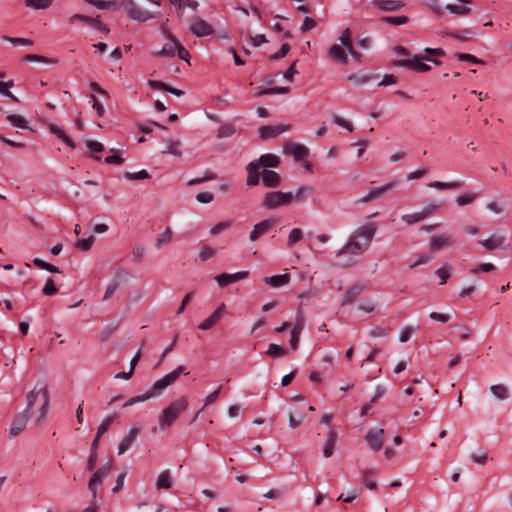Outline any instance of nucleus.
I'll return each instance as SVG.
<instances>
[{"instance_id":"obj_39","label":"nucleus","mask_w":512,"mask_h":512,"mask_svg":"<svg viewBox=\"0 0 512 512\" xmlns=\"http://www.w3.org/2000/svg\"><path fill=\"white\" fill-rule=\"evenodd\" d=\"M50 407V397H49V391H45L44 393V401H42L41 408L39 410V415L37 417V424H42L45 420L47 413L49 411Z\"/></svg>"},{"instance_id":"obj_43","label":"nucleus","mask_w":512,"mask_h":512,"mask_svg":"<svg viewBox=\"0 0 512 512\" xmlns=\"http://www.w3.org/2000/svg\"><path fill=\"white\" fill-rule=\"evenodd\" d=\"M181 143L179 140H168L166 148L162 151L163 154H171L174 156L181 155Z\"/></svg>"},{"instance_id":"obj_22","label":"nucleus","mask_w":512,"mask_h":512,"mask_svg":"<svg viewBox=\"0 0 512 512\" xmlns=\"http://www.w3.org/2000/svg\"><path fill=\"white\" fill-rule=\"evenodd\" d=\"M225 309V304H221L206 320L199 324L198 328L200 330H209L211 329L223 316Z\"/></svg>"},{"instance_id":"obj_32","label":"nucleus","mask_w":512,"mask_h":512,"mask_svg":"<svg viewBox=\"0 0 512 512\" xmlns=\"http://www.w3.org/2000/svg\"><path fill=\"white\" fill-rule=\"evenodd\" d=\"M172 483H173V480H172V477H171V473L170 471L167 469V470H164L162 471L157 480H156V489L157 490H162V489H169L171 488L172 486Z\"/></svg>"},{"instance_id":"obj_5","label":"nucleus","mask_w":512,"mask_h":512,"mask_svg":"<svg viewBox=\"0 0 512 512\" xmlns=\"http://www.w3.org/2000/svg\"><path fill=\"white\" fill-rule=\"evenodd\" d=\"M291 203V192L271 191L263 197L262 207L266 210H275Z\"/></svg>"},{"instance_id":"obj_35","label":"nucleus","mask_w":512,"mask_h":512,"mask_svg":"<svg viewBox=\"0 0 512 512\" xmlns=\"http://www.w3.org/2000/svg\"><path fill=\"white\" fill-rule=\"evenodd\" d=\"M491 394L497 400H506L510 397L509 389L503 384H495L490 387Z\"/></svg>"},{"instance_id":"obj_44","label":"nucleus","mask_w":512,"mask_h":512,"mask_svg":"<svg viewBox=\"0 0 512 512\" xmlns=\"http://www.w3.org/2000/svg\"><path fill=\"white\" fill-rule=\"evenodd\" d=\"M6 119L14 127H17V128H20V129H30L28 127L27 121L21 115L9 114V115H7Z\"/></svg>"},{"instance_id":"obj_49","label":"nucleus","mask_w":512,"mask_h":512,"mask_svg":"<svg viewBox=\"0 0 512 512\" xmlns=\"http://www.w3.org/2000/svg\"><path fill=\"white\" fill-rule=\"evenodd\" d=\"M53 0H25L27 7L40 10L47 9L52 5Z\"/></svg>"},{"instance_id":"obj_63","label":"nucleus","mask_w":512,"mask_h":512,"mask_svg":"<svg viewBox=\"0 0 512 512\" xmlns=\"http://www.w3.org/2000/svg\"><path fill=\"white\" fill-rule=\"evenodd\" d=\"M24 60L28 62H41L46 64L56 63V60L54 59H49L47 57L37 54H28L25 56Z\"/></svg>"},{"instance_id":"obj_15","label":"nucleus","mask_w":512,"mask_h":512,"mask_svg":"<svg viewBox=\"0 0 512 512\" xmlns=\"http://www.w3.org/2000/svg\"><path fill=\"white\" fill-rule=\"evenodd\" d=\"M290 128L289 125H266L259 128V138L261 140H267L271 138H275L283 132L288 131Z\"/></svg>"},{"instance_id":"obj_24","label":"nucleus","mask_w":512,"mask_h":512,"mask_svg":"<svg viewBox=\"0 0 512 512\" xmlns=\"http://www.w3.org/2000/svg\"><path fill=\"white\" fill-rule=\"evenodd\" d=\"M147 84L150 87V89H152V90H163V91L173 94L177 97H180L184 94V91L174 88V87H171L162 81L149 80Z\"/></svg>"},{"instance_id":"obj_33","label":"nucleus","mask_w":512,"mask_h":512,"mask_svg":"<svg viewBox=\"0 0 512 512\" xmlns=\"http://www.w3.org/2000/svg\"><path fill=\"white\" fill-rule=\"evenodd\" d=\"M361 291L362 287L359 285H354L348 288L344 294L341 306H347L353 303V301L360 295Z\"/></svg>"},{"instance_id":"obj_20","label":"nucleus","mask_w":512,"mask_h":512,"mask_svg":"<svg viewBox=\"0 0 512 512\" xmlns=\"http://www.w3.org/2000/svg\"><path fill=\"white\" fill-rule=\"evenodd\" d=\"M167 38L169 39L168 43H165L162 49L156 53L155 56L162 57H174L176 54L177 47L179 45L178 39L170 33H167Z\"/></svg>"},{"instance_id":"obj_30","label":"nucleus","mask_w":512,"mask_h":512,"mask_svg":"<svg viewBox=\"0 0 512 512\" xmlns=\"http://www.w3.org/2000/svg\"><path fill=\"white\" fill-rule=\"evenodd\" d=\"M444 35L452 37L458 41L465 42L471 39L475 33L471 28H464L456 31H445Z\"/></svg>"},{"instance_id":"obj_58","label":"nucleus","mask_w":512,"mask_h":512,"mask_svg":"<svg viewBox=\"0 0 512 512\" xmlns=\"http://www.w3.org/2000/svg\"><path fill=\"white\" fill-rule=\"evenodd\" d=\"M124 177L128 180H144L149 179L151 176L146 170L143 169L134 173L126 172Z\"/></svg>"},{"instance_id":"obj_9","label":"nucleus","mask_w":512,"mask_h":512,"mask_svg":"<svg viewBox=\"0 0 512 512\" xmlns=\"http://www.w3.org/2000/svg\"><path fill=\"white\" fill-rule=\"evenodd\" d=\"M364 439L372 451H379L384 443V429L372 428L366 433Z\"/></svg>"},{"instance_id":"obj_34","label":"nucleus","mask_w":512,"mask_h":512,"mask_svg":"<svg viewBox=\"0 0 512 512\" xmlns=\"http://www.w3.org/2000/svg\"><path fill=\"white\" fill-rule=\"evenodd\" d=\"M464 184L461 180H455L451 182H441V181H434L430 182L427 186L430 188H435L438 190H448V189H454L459 188Z\"/></svg>"},{"instance_id":"obj_50","label":"nucleus","mask_w":512,"mask_h":512,"mask_svg":"<svg viewBox=\"0 0 512 512\" xmlns=\"http://www.w3.org/2000/svg\"><path fill=\"white\" fill-rule=\"evenodd\" d=\"M33 264L39 269H43L49 271L51 273H60V269L57 266H54L48 262H45L39 258H35L33 260Z\"/></svg>"},{"instance_id":"obj_7","label":"nucleus","mask_w":512,"mask_h":512,"mask_svg":"<svg viewBox=\"0 0 512 512\" xmlns=\"http://www.w3.org/2000/svg\"><path fill=\"white\" fill-rule=\"evenodd\" d=\"M189 31L197 38H203L214 33L213 26L205 19L193 16L189 21Z\"/></svg>"},{"instance_id":"obj_11","label":"nucleus","mask_w":512,"mask_h":512,"mask_svg":"<svg viewBox=\"0 0 512 512\" xmlns=\"http://www.w3.org/2000/svg\"><path fill=\"white\" fill-rule=\"evenodd\" d=\"M376 232V225L374 223H368L366 225H363L359 228H357L352 233V239H360L364 238L365 241L363 242V249H368L374 235Z\"/></svg>"},{"instance_id":"obj_19","label":"nucleus","mask_w":512,"mask_h":512,"mask_svg":"<svg viewBox=\"0 0 512 512\" xmlns=\"http://www.w3.org/2000/svg\"><path fill=\"white\" fill-rule=\"evenodd\" d=\"M260 177L262 184L267 188H277L281 184L280 175L273 170L262 169L260 171Z\"/></svg>"},{"instance_id":"obj_17","label":"nucleus","mask_w":512,"mask_h":512,"mask_svg":"<svg viewBox=\"0 0 512 512\" xmlns=\"http://www.w3.org/2000/svg\"><path fill=\"white\" fill-rule=\"evenodd\" d=\"M454 244L452 236L448 233L435 235L431 238L429 248L431 251H438Z\"/></svg>"},{"instance_id":"obj_40","label":"nucleus","mask_w":512,"mask_h":512,"mask_svg":"<svg viewBox=\"0 0 512 512\" xmlns=\"http://www.w3.org/2000/svg\"><path fill=\"white\" fill-rule=\"evenodd\" d=\"M173 231L170 227H166L165 230L156 238L154 246L160 249L163 245L169 243L172 239Z\"/></svg>"},{"instance_id":"obj_59","label":"nucleus","mask_w":512,"mask_h":512,"mask_svg":"<svg viewBox=\"0 0 512 512\" xmlns=\"http://www.w3.org/2000/svg\"><path fill=\"white\" fill-rule=\"evenodd\" d=\"M235 127L232 124L222 125L218 129V138H229L235 133Z\"/></svg>"},{"instance_id":"obj_12","label":"nucleus","mask_w":512,"mask_h":512,"mask_svg":"<svg viewBox=\"0 0 512 512\" xmlns=\"http://www.w3.org/2000/svg\"><path fill=\"white\" fill-rule=\"evenodd\" d=\"M399 184L398 180L390 181L382 186L375 187L369 191L367 195L362 197L360 199L361 203H368L372 200L378 199L382 197L385 193L392 190L394 187H396Z\"/></svg>"},{"instance_id":"obj_13","label":"nucleus","mask_w":512,"mask_h":512,"mask_svg":"<svg viewBox=\"0 0 512 512\" xmlns=\"http://www.w3.org/2000/svg\"><path fill=\"white\" fill-rule=\"evenodd\" d=\"M276 218H268L254 225L252 231L250 232L249 239L254 242L262 235L266 234L270 228L276 225Z\"/></svg>"},{"instance_id":"obj_45","label":"nucleus","mask_w":512,"mask_h":512,"mask_svg":"<svg viewBox=\"0 0 512 512\" xmlns=\"http://www.w3.org/2000/svg\"><path fill=\"white\" fill-rule=\"evenodd\" d=\"M425 219V215L421 211L401 216V220L405 222L407 225H413Z\"/></svg>"},{"instance_id":"obj_47","label":"nucleus","mask_w":512,"mask_h":512,"mask_svg":"<svg viewBox=\"0 0 512 512\" xmlns=\"http://www.w3.org/2000/svg\"><path fill=\"white\" fill-rule=\"evenodd\" d=\"M303 238V231L299 228H293L287 239V246L293 247L296 243L300 242Z\"/></svg>"},{"instance_id":"obj_31","label":"nucleus","mask_w":512,"mask_h":512,"mask_svg":"<svg viewBox=\"0 0 512 512\" xmlns=\"http://www.w3.org/2000/svg\"><path fill=\"white\" fill-rule=\"evenodd\" d=\"M376 6L381 10L393 12L403 8L404 3L400 0H380Z\"/></svg>"},{"instance_id":"obj_55","label":"nucleus","mask_w":512,"mask_h":512,"mask_svg":"<svg viewBox=\"0 0 512 512\" xmlns=\"http://www.w3.org/2000/svg\"><path fill=\"white\" fill-rule=\"evenodd\" d=\"M390 328H383L380 326H373L369 331V336L372 338L386 337L390 334Z\"/></svg>"},{"instance_id":"obj_25","label":"nucleus","mask_w":512,"mask_h":512,"mask_svg":"<svg viewBox=\"0 0 512 512\" xmlns=\"http://www.w3.org/2000/svg\"><path fill=\"white\" fill-rule=\"evenodd\" d=\"M337 439H338V433H337L336 429L332 428L329 431L328 437L326 439V442H325L324 448H323V455L325 458H329L333 455Z\"/></svg>"},{"instance_id":"obj_52","label":"nucleus","mask_w":512,"mask_h":512,"mask_svg":"<svg viewBox=\"0 0 512 512\" xmlns=\"http://www.w3.org/2000/svg\"><path fill=\"white\" fill-rule=\"evenodd\" d=\"M153 127H158L162 130H166V126L159 124L158 122L151 121L146 124H137V129L145 134L151 133L153 131Z\"/></svg>"},{"instance_id":"obj_28","label":"nucleus","mask_w":512,"mask_h":512,"mask_svg":"<svg viewBox=\"0 0 512 512\" xmlns=\"http://www.w3.org/2000/svg\"><path fill=\"white\" fill-rule=\"evenodd\" d=\"M85 3L91 4L98 9L117 10L120 8L121 0H83Z\"/></svg>"},{"instance_id":"obj_26","label":"nucleus","mask_w":512,"mask_h":512,"mask_svg":"<svg viewBox=\"0 0 512 512\" xmlns=\"http://www.w3.org/2000/svg\"><path fill=\"white\" fill-rule=\"evenodd\" d=\"M342 47L339 44L332 45L328 50V56L337 60L341 65H347L348 57Z\"/></svg>"},{"instance_id":"obj_41","label":"nucleus","mask_w":512,"mask_h":512,"mask_svg":"<svg viewBox=\"0 0 512 512\" xmlns=\"http://www.w3.org/2000/svg\"><path fill=\"white\" fill-rule=\"evenodd\" d=\"M265 354L276 359L285 356L287 354V350L278 344L271 343L269 344Z\"/></svg>"},{"instance_id":"obj_46","label":"nucleus","mask_w":512,"mask_h":512,"mask_svg":"<svg viewBox=\"0 0 512 512\" xmlns=\"http://www.w3.org/2000/svg\"><path fill=\"white\" fill-rule=\"evenodd\" d=\"M222 389V386L220 385L215 391H213L212 393H210L205 399H204V406L196 413L195 417L192 419V422L195 421L197 419V417L199 416V414L203 411V409L212 404L213 402H215L219 395H220V391Z\"/></svg>"},{"instance_id":"obj_61","label":"nucleus","mask_w":512,"mask_h":512,"mask_svg":"<svg viewBox=\"0 0 512 512\" xmlns=\"http://www.w3.org/2000/svg\"><path fill=\"white\" fill-rule=\"evenodd\" d=\"M339 41V45L343 46L344 48L352 46V34L349 28H346L345 30L342 31L339 37Z\"/></svg>"},{"instance_id":"obj_51","label":"nucleus","mask_w":512,"mask_h":512,"mask_svg":"<svg viewBox=\"0 0 512 512\" xmlns=\"http://www.w3.org/2000/svg\"><path fill=\"white\" fill-rule=\"evenodd\" d=\"M476 198H477L476 193H465V194L458 196L455 200V203L458 206H466V205L471 204Z\"/></svg>"},{"instance_id":"obj_56","label":"nucleus","mask_w":512,"mask_h":512,"mask_svg":"<svg viewBox=\"0 0 512 512\" xmlns=\"http://www.w3.org/2000/svg\"><path fill=\"white\" fill-rule=\"evenodd\" d=\"M304 326H305V317H304V314L302 313L301 309L299 308L296 313L295 324L291 330L301 333L302 330L304 329Z\"/></svg>"},{"instance_id":"obj_48","label":"nucleus","mask_w":512,"mask_h":512,"mask_svg":"<svg viewBox=\"0 0 512 512\" xmlns=\"http://www.w3.org/2000/svg\"><path fill=\"white\" fill-rule=\"evenodd\" d=\"M408 17L405 16V15H401V16H386V17H383L381 18V21L383 23H386V24H389V25H393V26H398V25H404L408 22Z\"/></svg>"},{"instance_id":"obj_8","label":"nucleus","mask_w":512,"mask_h":512,"mask_svg":"<svg viewBox=\"0 0 512 512\" xmlns=\"http://www.w3.org/2000/svg\"><path fill=\"white\" fill-rule=\"evenodd\" d=\"M111 462H108L104 466L97 469L88 482V490L92 493L93 498L97 495V489L103 483V480L110 474L111 472Z\"/></svg>"},{"instance_id":"obj_42","label":"nucleus","mask_w":512,"mask_h":512,"mask_svg":"<svg viewBox=\"0 0 512 512\" xmlns=\"http://www.w3.org/2000/svg\"><path fill=\"white\" fill-rule=\"evenodd\" d=\"M374 475L373 469H365L363 471V480L362 484L365 488L369 490H375L377 488V484L375 480L372 478Z\"/></svg>"},{"instance_id":"obj_54","label":"nucleus","mask_w":512,"mask_h":512,"mask_svg":"<svg viewBox=\"0 0 512 512\" xmlns=\"http://www.w3.org/2000/svg\"><path fill=\"white\" fill-rule=\"evenodd\" d=\"M119 286H120V280L117 278L113 279L109 283V285L107 286V288L105 290L103 300L106 301V300L110 299L113 296V294L116 292V290L119 288Z\"/></svg>"},{"instance_id":"obj_29","label":"nucleus","mask_w":512,"mask_h":512,"mask_svg":"<svg viewBox=\"0 0 512 512\" xmlns=\"http://www.w3.org/2000/svg\"><path fill=\"white\" fill-rule=\"evenodd\" d=\"M505 242V237L499 235H492L488 239L480 240L478 243L486 250L491 251L502 247Z\"/></svg>"},{"instance_id":"obj_21","label":"nucleus","mask_w":512,"mask_h":512,"mask_svg":"<svg viewBox=\"0 0 512 512\" xmlns=\"http://www.w3.org/2000/svg\"><path fill=\"white\" fill-rule=\"evenodd\" d=\"M140 434V428L133 426L128 434L121 440V442L118 445V454L122 455L124 454L133 444V442L136 440V438Z\"/></svg>"},{"instance_id":"obj_1","label":"nucleus","mask_w":512,"mask_h":512,"mask_svg":"<svg viewBox=\"0 0 512 512\" xmlns=\"http://www.w3.org/2000/svg\"><path fill=\"white\" fill-rule=\"evenodd\" d=\"M280 165V159L278 156L274 154H263L261 155L258 160H254L250 162L246 166L247 170V179L246 184L249 187H254L259 184L260 182V168L263 167L264 169L267 168H276Z\"/></svg>"},{"instance_id":"obj_3","label":"nucleus","mask_w":512,"mask_h":512,"mask_svg":"<svg viewBox=\"0 0 512 512\" xmlns=\"http://www.w3.org/2000/svg\"><path fill=\"white\" fill-rule=\"evenodd\" d=\"M181 374H189V372H185V366L183 365L178 366L176 369L166 374L161 379L155 381L150 389L146 391L150 399L160 396L165 389L172 386L178 380Z\"/></svg>"},{"instance_id":"obj_36","label":"nucleus","mask_w":512,"mask_h":512,"mask_svg":"<svg viewBox=\"0 0 512 512\" xmlns=\"http://www.w3.org/2000/svg\"><path fill=\"white\" fill-rule=\"evenodd\" d=\"M445 9L458 16H467L471 13V8L461 4H447Z\"/></svg>"},{"instance_id":"obj_6","label":"nucleus","mask_w":512,"mask_h":512,"mask_svg":"<svg viewBox=\"0 0 512 512\" xmlns=\"http://www.w3.org/2000/svg\"><path fill=\"white\" fill-rule=\"evenodd\" d=\"M120 8L126 11L130 19L139 22H145L157 17L156 14L138 7L133 0H121Z\"/></svg>"},{"instance_id":"obj_60","label":"nucleus","mask_w":512,"mask_h":512,"mask_svg":"<svg viewBox=\"0 0 512 512\" xmlns=\"http://www.w3.org/2000/svg\"><path fill=\"white\" fill-rule=\"evenodd\" d=\"M113 420L114 416H108L100 423L96 433L98 438H101L108 431L109 426L111 425Z\"/></svg>"},{"instance_id":"obj_18","label":"nucleus","mask_w":512,"mask_h":512,"mask_svg":"<svg viewBox=\"0 0 512 512\" xmlns=\"http://www.w3.org/2000/svg\"><path fill=\"white\" fill-rule=\"evenodd\" d=\"M284 152L287 154H291L297 161L306 158L309 154V150L307 147L294 142H286L284 144Z\"/></svg>"},{"instance_id":"obj_2","label":"nucleus","mask_w":512,"mask_h":512,"mask_svg":"<svg viewBox=\"0 0 512 512\" xmlns=\"http://www.w3.org/2000/svg\"><path fill=\"white\" fill-rule=\"evenodd\" d=\"M188 407V400L185 396L173 401L169 406L162 410L159 416L158 423L162 430H167L171 427L173 422L184 412Z\"/></svg>"},{"instance_id":"obj_53","label":"nucleus","mask_w":512,"mask_h":512,"mask_svg":"<svg viewBox=\"0 0 512 512\" xmlns=\"http://www.w3.org/2000/svg\"><path fill=\"white\" fill-rule=\"evenodd\" d=\"M452 269L451 267L444 265L441 268L435 271V274L440 278V284L443 285L447 282V280L451 277Z\"/></svg>"},{"instance_id":"obj_16","label":"nucleus","mask_w":512,"mask_h":512,"mask_svg":"<svg viewBox=\"0 0 512 512\" xmlns=\"http://www.w3.org/2000/svg\"><path fill=\"white\" fill-rule=\"evenodd\" d=\"M248 275V271H238L233 274L222 273L215 277V281L220 287H225L229 284L236 283L240 280L247 278Z\"/></svg>"},{"instance_id":"obj_27","label":"nucleus","mask_w":512,"mask_h":512,"mask_svg":"<svg viewBox=\"0 0 512 512\" xmlns=\"http://www.w3.org/2000/svg\"><path fill=\"white\" fill-rule=\"evenodd\" d=\"M264 283L271 286V287H274V288H279V287H282V286H285L289 283L290 281V274L288 273H285V274H281V275H274V276H270V277H265L263 279Z\"/></svg>"},{"instance_id":"obj_23","label":"nucleus","mask_w":512,"mask_h":512,"mask_svg":"<svg viewBox=\"0 0 512 512\" xmlns=\"http://www.w3.org/2000/svg\"><path fill=\"white\" fill-rule=\"evenodd\" d=\"M363 243H360L357 241V239H352V236L350 237V240L342 247V249L339 251L338 255L342 254H351V255H359L366 251L367 249H363Z\"/></svg>"},{"instance_id":"obj_38","label":"nucleus","mask_w":512,"mask_h":512,"mask_svg":"<svg viewBox=\"0 0 512 512\" xmlns=\"http://www.w3.org/2000/svg\"><path fill=\"white\" fill-rule=\"evenodd\" d=\"M313 191L310 186H300L295 192H291V202L297 201L302 202L306 199L307 195Z\"/></svg>"},{"instance_id":"obj_62","label":"nucleus","mask_w":512,"mask_h":512,"mask_svg":"<svg viewBox=\"0 0 512 512\" xmlns=\"http://www.w3.org/2000/svg\"><path fill=\"white\" fill-rule=\"evenodd\" d=\"M2 39L4 41L10 42L11 44L18 46V45H33V41L27 38H17V37H10V36H3Z\"/></svg>"},{"instance_id":"obj_14","label":"nucleus","mask_w":512,"mask_h":512,"mask_svg":"<svg viewBox=\"0 0 512 512\" xmlns=\"http://www.w3.org/2000/svg\"><path fill=\"white\" fill-rule=\"evenodd\" d=\"M32 413L28 411H22L15 414L12 422V428L10 430V435L15 437L19 435L26 427L27 422L31 418Z\"/></svg>"},{"instance_id":"obj_57","label":"nucleus","mask_w":512,"mask_h":512,"mask_svg":"<svg viewBox=\"0 0 512 512\" xmlns=\"http://www.w3.org/2000/svg\"><path fill=\"white\" fill-rule=\"evenodd\" d=\"M95 241V237L93 235H90L86 239L78 240L75 243L76 248L82 250V251H88L91 249L93 243Z\"/></svg>"},{"instance_id":"obj_10","label":"nucleus","mask_w":512,"mask_h":512,"mask_svg":"<svg viewBox=\"0 0 512 512\" xmlns=\"http://www.w3.org/2000/svg\"><path fill=\"white\" fill-rule=\"evenodd\" d=\"M45 391H48L47 384L44 381H38L36 383L35 387L26 394L25 411H28L29 413L32 412V409H33L39 395L42 396V401H44Z\"/></svg>"},{"instance_id":"obj_64","label":"nucleus","mask_w":512,"mask_h":512,"mask_svg":"<svg viewBox=\"0 0 512 512\" xmlns=\"http://www.w3.org/2000/svg\"><path fill=\"white\" fill-rule=\"evenodd\" d=\"M216 253V249L210 246H204L199 252V258L201 261L205 262L208 259L212 258Z\"/></svg>"},{"instance_id":"obj_37","label":"nucleus","mask_w":512,"mask_h":512,"mask_svg":"<svg viewBox=\"0 0 512 512\" xmlns=\"http://www.w3.org/2000/svg\"><path fill=\"white\" fill-rule=\"evenodd\" d=\"M376 78H377L376 75L353 74V75L348 76L347 80L354 85L360 86V85H364Z\"/></svg>"},{"instance_id":"obj_4","label":"nucleus","mask_w":512,"mask_h":512,"mask_svg":"<svg viewBox=\"0 0 512 512\" xmlns=\"http://www.w3.org/2000/svg\"><path fill=\"white\" fill-rule=\"evenodd\" d=\"M423 61H430L434 63L435 65H439L440 61L429 57L424 54H415L412 58H405L396 60L393 62L394 66L398 67H406L409 68L417 73L427 72L431 69L430 65L423 63Z\"/></svg>"}]
</instances>
